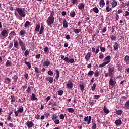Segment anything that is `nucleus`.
I'll return each instance as SVG.
<instances>
[{"label": "nucleus", "mask_w": 129, "mask_h": 129, "mask_svg": "<svg viewBox=\"0 0 129 129\" xmlns=\"http://www.w3.org/2000/svg\"><path fill=\"white\" fill-rule=\"evenodd\" d=\"M51 118L52 119L53 121L57 119V118H58V116H57V114H53L51 117Z\"/></svg>", "instance_id": "26"}, {"label": "nucleus", "mask_w": 129, "mask_h": 129, "mask_svg": "<svg viewBox=\"0 0 129 129\" xmlns=\"http://www.w3.org/2000/svg\"><path fill=\"white\" fill-rule=\"evenodd\" d=\"M105 5V2L104 0H100V6L101 8H103Z\"/></svg>", "instance_id": "21"}, {"label": "nucleus", "mask_w": 129, "mask_h": 129, "mask_svg": "<svg viewBox=\"0 0 129 129\" xmlns=\"http://www.w3.org/2000/svg\"><path fill=\"white\" fill-rule=\"evenodd\" d=\"M124 61L126 63L127 65H128L129 64V56L126 55L124 57Z\"/></svg>", "instance_id": "23"}, {"label": "nucleus", "mask_w": 129, "mask_h": 129, "mask_svg": "<svg viewBox=\"0 0 129 129\" xmlns=\"http://www.w3.org/2000/svg\"><path fill=\"white\" fill-rule=\"evenodd\" d=\"M67 109L70 113H73L74 112V109L72 108H68Z\"/></svg>", "instance_id": "42"}, {"label": "nucleus", "mask_w": 129, "mask_h": 129, "mask_svg": "<svg viewBox=\"0 0 129 129\" xmlns=\"http://www.w3.org/2000/svg\"><path fill=\"white\" fill-rule=\"evenodd\" d=\"M99 97H100V95H94V98L95 99H98L99 98Z\"/></svg>", "instance_id": "60"}, {"label": "nucleus", "mask_w": 129, "mask_h": 129, "mask_svg": "<svg viewBox=\"0 0 129 129\" xmlns=\"http://www.w3.org/2000/svg\"><path fill=\"white\" fill-rule=\"evenodd\" d=\"M44 51L45 53H47L48 52H49V48L46 47L44 49Z\"/></svg>", "instance_id": "62"}, {"label": "nucleus", "mask_w": 129, "mask_h": 129, "mask_svg": "<svg viewBox=\"0 0 129 129\" xmlns=\"http://www.w3.org/2000/svg\"><path fill=\"white\" fill-rule=\"evenodd\" d=\"M70 15L72 18H74L76 14L75 13V11H74V10H72L70 12Z\"/></svg>", "instance_id": "22"}, {"label": "nucleus", "mask_w": 129, "mask_h": 129, "mask_svg": "<svg viewBox=\"0 0 129 129\" xmlns=\"http://www.w3.org/2000/svg\"><path fill=\"white\" fill-rule=\"evenodd\" d=\"M63 93H64V91L63 90H59L58 91V95H60V96L63 95Z\"/></svg>", "instance_id": "45"}, {"label": "nucleus", "mask_w": 129, "mask_h": 129, "mask_svg": "<svg viewBox=\"0 0 129 129\" xmlns=\"http://www.w3.org/2000/svg\"><path fill=\"white\" fill-rule=\"evenodd\" d=\"M63 28H68V23L66 20L63 21Z\"/></svg>", "instance_id": "18"}, {"label": "nucleus", "mask_w": 129, "mask_h": 129, "mask_svg": "<svg viewBox=\"0 0 129 129\" xmlns=\"http://www.w3.org/2000/svg\"><path fill=\"white\" fill-rule=\"evenodd\" d=\"M10 100H11V103L15 102V101H16V97H15V96H14V95H11V98H10Z\"/></svg>", "instance_id": "17"}, {"label": "nucleus", "mask_w": 129, "mask_h": 129, "mask_svg": "<svg viewBox=\"0 0 129 129\" xmlns=\"http://www.w3.org/2000/svg\"><path fill=\"white\" fill-rule=\"evenodd\" d=\"M55 18L53 15H50L46 21V23L48 26H51L52 24H54V20Z\"/></svg>", "instance_id": "2"}, {"label": "nucleus", "mask_w": 129, "mask_h": 129, "mask_svg": "<svg viewBox=\"0 0 129 129\" xmlns=\"http://www.w3.org/2000/svg\"><path fill=\"white\" fill-rule=\"evenodd\" d=\"M16 12L18 13V15L20 16L19 18V20H22V18H25L26 17V13L27 11L25 8H17Z\"/></svg>", "instance_id": "1"}, {"label": "nucleus", "mask_w": 129, "mask_h": 129, "mask_svg": "<svg viewBox=\"0 0 129 129\" xmlns=\"http://www.w3.org/2000/svg\"><path fill=\"white\" fill-rule=\"evenodd\" d=\"M18 75L16 74L15 75H14V77H12L13 79H15V81L16 82H17V80H18Z\"/></svg>", "instance_id": "51"}, {"label": "nucleus", "mask_w": 129, "mask_h": 129, "mask_svg": "<svg viewBox=\"0 0 129 129\" xmlns=\"http://www.w3.org/2000/svg\"><path fill=\"white\" fill-rule=\"evenodd\" d=\"M104 62H108V64L110 62V56H107L103 60Z\"/></svg>", "instance_id": "14"}, {"label": "nucleus", "mask_w": 129, "mask_h": 129, "mask_svg": "<svg viewBox=\"0 0 129 129\" xmlns=\"http://www.w3.org/2000/svg\"><path fill=\"white\" fill-rule=\"evenodd\" d=\"M116 113L118 115H121L122 114V111L121 110H117L116 111Z\"/></svg>", "instance_id": "35"}, {"label": "nucleus", "mask_w": 129, "mask_h": 129, "mask_svg": "<svg viewBox=\"0 0 129 129\" xmlns=\"http://www.w3.org/2000/svg\"><path fill=\"white\" fill-rule=\"evenodd\" d=\"M74 31L75 32V34H79V33L81 32V29H74Z\"/></svg>", "instance_id": "32"}, {"label": "nucleus", "mask_w": 129, "mask_h": 129, "mask_svg": "<svg viewBox=\"0 0 129 129\" xmlns=\"http://www.w3.org/2000/svg\"><path fill=\"white\" fill-rule=\"evenodd\" d=\"M125 13V17H126L127 20H129V12L127 11H126Z\"/></svg>", "instance_id": "41"}, {"label": "nucleus", "mask_w": 129, "mask_h": 129, "mask_svg": "<svg viewBox=\"0 0 129 129\" xmlns=\"http://www.w3.org/2000/svg\"><path fill=\"white\" fill-rule=\"evenodd\" d=\"M68 63H74V59L71 58V59H69V61Z\"/></svg>", "instance_id": "58"}, {"label": "nucleus", "mask_w": 129, "mask_h": 129, "mask_svg": "<svg viewBox=\"0 0 129 129\" xmlns=\"http://www.w3.org/2000/svg\"><path fill=\"white\" fill-rule=\"evenodd\" d=\"M112 8H115L117 6V2L116 0H113L111 2Z\"/></svg>", "instance_id": "10"}, {"label": "nucleus", "mask_w": 129, "mask_h": 129, "mask_svg": "<svg viewBox=\"0 0 129 129\" xmlns=\"http://www.w3.org/2000/svg\"><path fill=\"white\" fill-rule=\"evenodd\" d=\"M14 44L15 48H17L19 47V43L18 42V40H15L14 41Z\"/></svg>", "instance_id": "33"}, {"label": "nucleus", "mask_w": 129, "mask_h": 129, "mask_svg": "<svg viewBox=\"0 0 129 129\" xmlns=\"http://www.w3.org/2000/svg\"><path fill=\"white\" fill-rule=\"evenodd\" d=\"M118 49V43L117 42L115 43V45H114V50L116 51Z\"/></svg>", "instance_id": "34"}, {"label": "nucleus", "mask_w": 129, "mask_h": 129, "mask_svg": "<svg viewBox=\"0 0 129 129\" xmlns=\"http://www.w3.org/2000/svg\"><path fill=\"white\" fill-rule=\"evenodd\" d=\"M18 41H19V44L20 47H21L22 46H24V45H25L24 44V42H23L22 41V40H21V38L18 39Z\"/></svg>", "instance_id": "31"}, {"label": "nucleus", "mask_w": 129, "mask_h": 129, "mask_svg": "<svg viewBox=\"0 0 129 129\" xmlns=\"http://www.w3.org/2000/svg\"><path fill=\"white\" fill-rule=\"evenodd\" d=\"M103 110L105 113H106L107 114H108V113H109V110H108V109H107V108L105 106H104V107Z\"/></svg>", "instance_id": "24"}, {"label": "nucleus", "mask_w": 129, "mask_h": 129, "mask_svg": "<svg viewBox=\"0 0 129 129\" xmlns=\"http://www.w3.org/2000/svg\"><path fill=\"white\" fill-rule=\"evenodd\" d=\"M47 74H48V75H50L51 76H53L54 73H53V72L51 70H49L48 71Z\"/></svg>", "instance_id": "48"}, {"label": "nucleus", "mask_w": 129, "mask_h": 129, "mask_svg": "<svg viewBox=\"0 0 129 129\" xmlns=\"http://www.w3.org/2000/svg\"><path fill=\"white\" fill-rule=\"evenodd\" d=\"M99 55V59H103V58H104V55L102 52L100 53Z\"/></svg>", "instance_id": "49"}, {"label": "nucleus", "mask_w": 129, "mask_h": 129, "mask_svg": "<svg viewBox=\"0 0 129 129\" xmlns=\"http://www.w3.org/2000/svg\"><path fill=\"white\" fill-rule=\"evenodd\" d=\"M6 80V83H10V82H11V79H10V78H6L5 79Z\"/></svg>", "instance_id": "56"}, {"label": "nucleus", "mask_w": 129, "mask_h": 129, "mask_svg": "<svg viewBox=\"0 0 129 129\" xmlns=\"http://www.w3.org/2000/svg\"><path fill=\"white\" fill-rule=\"evenodd\" d=\"M106 49L105 48V47H100V50H101V52H105Z\"/></svg>", "instance_id": "53"}, {"label": "nucleus", "mask_w": 129, "mask_h": 129, "mask_svg": "<svg viewBox=\"0 0 129 129\" xmlns=\"http://www.w3.org/2000/svg\"><path fill=\"white\" fill-rule=\"evenodd\" d=\"M25 64H26L27 66H28L29 69H31V67H32V66H31V63L30 62L27 61H25Z\"/></svg>", "instance_id": "40"}, {"label": "nucleus", "mask_w": 129, "mask_h": 129, "mask_svg": "<svg viewBox=\"0 0 129 129\" xmlns=\"http://www.w3.org/2000/svg\"><path fill=\"white\" fill-rule=\"evenodd\" d=\"M50 99H51V97L50 96H48L46 98H45V101L46 102H48V101H49Z\"/></svg>", "instance_id": "61"}, {"label": "nucleus", "mask_w": 129, "mask_h": 129, "mask_svg": "<svg viewBox=\"0 0 129 129\" xmlns=\"http://www.w3.org/2000/svg\"><path fill=\"white\" fill-rule=\"evenodd\" d=\"M93 10L94 13H96V14H98V13L99 12V9H98V8L96 7L93 8Z\"/></svg>", "instance_id": "29"}, {"label": "nucleus", "mask_w": 129, "mask_h": 129, "mask_svg": "<svg viewBox=\"0 0 129 129\" xmlns=\"http://www.w3.org/2000/svg\"><path fill=\"white\" fill-rule=\"evenodd\" d=\"M55 72L56 73V79H58L59 77H60V72H59V70H56Z\"/></svg>", "instance_id": "25"}, {"label": "nucleus", "mask_w": 129, "mask_h": 129, "mask_svg": "<svg viewBox=\"0 0 129 129\" xmlns=\"http://www.w3.org/2000/svg\"><path fill=\"white\" fill-rule=\"evenodd\" d=\"M84 121L87 122V124H90V122H91V116H87L85 117L84 118Z\"/></svg>", "instance_id": "7"}, {"label": "nucleus", "mask_w": 129, "mask_h": 129, "mask_svg": "<svg viewBox=\"0 0 129 129\" xmlns=\"http://www.w3.org/2000/svg\"><path fill=\"white\" fill-rule=\"evenodd\" d=\"M21 48L22 51H26V45L24 44V45H22L20 46Z\"/></svg>", "instance_id": "52"}, {"label": "nucleus", "mask_w": 129, "mask_h": 129, "mask_svg": "<svg viewBox=\"0 0 129 129\" xmlns=\"http://www.w3.org/2000/svg\"><path fill=\"white\" fill-rule=\"evenodd\" d=\"M109 77H112L114 75V67L110 66L108 69Z\"/></svg>", "instance_id": "4"}, {"label": "nucleus", "mask_w": 129, "mask_h": 129, "mask_svg": "<svg viewBox=\"0 0 129 129\" xmlns=\"http://www.w3.org/2000/svg\"><path fill=\"white\" fill-rule=\"evenodd\" d=\"M50 64H51V63L49 60L44 61L43 64V66H49V65H50Z\"/></svg>", "instance_id": "28"}, {"label": "nucleus", "mask_w": 129, "mask_h": 129, "mask_svg": "<svg viewBox=\"0 0 129 129\" xmlns=\"http://www.w3.org/2000/svg\"><path fill=\"white\" fill-rule=\"evenodd\" d=\"M107 64H108V62H104L103 63L100 64L99 66V67H101V68L104 67V66H105L106 65H107Z\"/></svg>", "instance_id": "36"}, {"label": "nucleus", "mask_w": 129, "mask_h": 129, "mask_svg": "<svg viewBox=\"0 0 129 129\" xmlns=\"http://www.w3.org/2000/svg\"><path fill=\"white\" fill-rule=\"evenodd\" d=\"M31 100H32V101H34V100H36V101H37L38 100V98L36 97V95L34 93L32 94V96L31 97Z\"/></svg>", "instance_id": "12"}, {"label": "nucleus", "mask_w": 129, "mask_h": 129, "mask_svg": "<svg viewBox=\"0 0 129 129\" xmlns=\"http://www.w3.org/2000/svg\"><path fill=\"white\" fill-rule=\"evenodd\" d=\"M95 88H96V83H94L91 87V90L92 91H94V90H95Z\"/></svg>", "instance_id": "39"}, {"label": "nucleus", "mask_w": 129, "mask_h": 129, "mask_svg": "<svg viewBox=\"0 0 129 129\" xmlns=\"http://www.w3.org/2000/svg\"><path fill=\"white\" fill-rule=\"evenodd\" d=\"M55 124H59L60 123V120L59 119H55L53 121Z\"/></svg>", "instance_id": "47"}, {"label": "nucleus", "mask_w": 129, "mask_h": 129, "mask_svg": "<svg viewBox=\"0 0 129 129\" xmlns=\"http://www.w3.org/2000/svg\"><path fill=\"white\" fill-rule=\"evenodd\" d=\"M24 112V107L23 105L19 106L17 111L14 112L16 117H18L19 113H23Z\"/></svg>", "instance_id": "3"}, {"label": "nucleus", "mask_w": 129, "mask_h": 129, "mask_svg": "<svg viewBox=\"0 0 129 129\" xmlns=\"http://www.w3.org/2000/svg\"><path fill=\"white\" fill-rule=\"evenodd\" d=\"M122 123V121H121V119L120 118L115 121L116 125H121Z\"/></svg>", "instance_id": "9"}, {"label": "nucleus", "mask_w": 129, "mask_h": 129, "mask_svg": "<svg viewBox=\"0 0 129 129\" xmlns=\"http://www.w3.org/2000/svg\"><path fill=\"white\" fill-rule=\"evenodd\" d=\"M12 63V61L7 60V61L6 63V66L8 67V66H11V64Z\"/></svg>", "instance_id": "43"}, {"label": "nucleus", "mask_w": 129, "mask_h": 129, "mask_svg": "<svg viewBox=\"0 0 129 129\" xmlns=\"http://www.w3.org/2000/svg\"><path fill=\"white\" fill-rule=\"evenodd\" d=\"M40 27L41 26L40 25V24H37L35 28V32H39Z\"/></svg>", "instance_id": "30"}, {"label": "nucleus", "mask_w": 129, "mask_h": 129, "mask_svg": "<svg viewBox=\"0 0 129 129\" xmlns=\"http://www.w3.org/2000/svg\"><path fill=\"white\" fill-rule=\"evenodd\" d=\"M27 93H30L31 92V88L28 87L27 89L26 90Z\"/></svg>", "instance_id": "63"}, {"label": "nucleus", "mask_w": 129, "mask_h": 129, "mask_svg": "<svg viewBox=\"0 0 129 129\" xmlns=\"http://www.w3.org/2000/svg\"><path fill=\"white\" fill-rule=\"evenodd\" d=\"M30 25H31V22H30L29 21H26V22L24 24V27H25V28H28V27H29V26H30Z\"/></svg>", "instance_id": "27"}, {"label": "nucleus", "mask_w": 129, "mask_h": 129, "mask_svg": "<svg viewBox=\"0 0 129 129\" xmlns=\"http://www.w3.org/2000/svg\"><path fill=\"white\" fill-rule=\"evenodd\" d=\"M94 76L95 77H98V76H99V72L97 71L94 73Z\"/></svg>", "instance_id": "57"}, {"label": "nucleus", "mask_w": 129, "mask_h": 129, "mask_svg": "<svg viewBox=\"0 0 129 129\" xmlns=\"http://www.w3.org/2000/svg\"><path fill=\"white\" fill-rule=\"evenodd\" d=\"M7 120L8 121H11V120H12V117H11L10 115H8V116L7 117Z\"/></svg>", "instance_id": "59"}, {"label": "nucleus", "mask_w": 129, "mask_h": 129, "mask_svg": "<svg viewBox=\"0 0 129 129\" xmlns=\"http://www.w3.org/2000/svg\"><path fill=\"white\" fill-rule=\"evenodd\" d=\"M1 35L3 38H7L8 37V31L4 30L1 32Z\"/></svg>", "instance_id": "8"}, {"label": "nucleus", "mask_w": 129, "mask_h": 129, "mask_svg": "<svg viewBox=\"0 0 129 129\" xmlns=\"http://www.w3.org/2000/svg\"><path fill=\"white\" fill-rule=\"evenodd\" d=\"M16 32H15V31H12L9 33V36L13 37V38H14V37H15V36H16Z\"/></svg>", "instance_id": "20"}, {"label": "nucleus", "mask_w": 129, "mask_h": 129, "mask_svg": "<svg viewBox=\"0 0 129 129\" xmlns=\"http://www.w3.org/2000/svg\"><path fill=\"white\" fill-rule=\"evenodd\" d=\"M46 81H49V82H50V83H52L53 82V81H54V78L53 77H47L46 78Z\"/></svg>", "instance_id": "11"}, {"label": "nucleus", "mask_w": 129, "mask_h": 129, "mask_svg": "<svg viewBox=\"0 0 129 129\" xmlns=\"http://www.w3.org/2000/svg\"><path fill=\"white\" fill-rule=\"evenodd\" d=\"M94 74V71H89V72L88 73L87 75L89 76H92Z\"/></svg>", "instance_id": "38"}, {"label": "nucleus", "mask_w": 129, "mask_h": 129, "mask_svg": "<svg viewBox=\"0 0 129 129\" xmlns=\"http://www.w3.org/2000/svg\"><path fill=\"white\" fill-rule=\"evenodd\" d=\"M110 85L114 86L116 84V81H115V78L114 76L110 77V80L109 81Z\"/></svg>", "instance_id": "5"}, {"label": "nucleus", "mask_w": 129, "mask_h": 129, "mask_svg": "<svg viewBox=\"0 0 129 129\" xmlns=\"http://www.w3.org/2000/svg\"><path fill=\"white\" fill-rule=\"evenodd\" d=\"M43 32H44V26H41L40 31H39V35H42Z\"/></svg>", "instance_id": "37"}, {"label": "nucleus", "mask_w": 129, "mask_h": 129, "mask_svg": "<svg viewBox=\"0 0 129 129\" xmlns=\"http://www.w3.org/2000/svg\"><path fill=\"white\" fill-rule=\"evenodd\" d=\"M25 56H28L29 55V50H26L24 53Z\"/></svg>", "instance_id": "64"}, {"label": "nucleus", "mask_w": 129, "mask_h": 129, "mask_svg": "<svg viewBox=\"0 0 129 129\" xmlns=\"http://www.w3.org/2000/svg\"><path fill=\"white\" fill-rule=\"evenodd\" d=\"M67 88H68L69 89H72V88L73 87V83H72V82L68 83L67 84Z\"/></svg>", "instance_id": "15"}, {"label": "nucleus", "mask_w": 129, "mask_h": 129, "mask_svg": "<svg viewBox=\"0 0 129 129\" xmlns=\"http://www.w3.org/2000/svg\"><path fill=\"white\" fill-rule=\"evenodd\" d=\"M125 108L126 109H129V101L126 102L125 104Z\"/></svg>", "instance_id": "46"}, {"label": "nucleus", "mask_w": 129, "mask_h": 129, "mask_svg": "<svg viewBox=\"0 0 129 129\" xmlns=\"http://www.w3.org/2000/svg\"><path fill=\"white\" fill-rule=\"evenodd\" d=\"M28 128H31V127H34L35 126V124L32 121H27L26 123Z\"/></svg>", "instance_id": "6"}, {"label": "nucleus", "mask_w": 129, "mask_h": 129, "mask_svg": "<svg viewBox=\"0 0 129 129\" xmlns=\"http://www.w3.org/2000/svg\"><path fill=\"white\" fill-rule=\"evenodd\" d=\"M91 56V52H88L86 55L85 57V60H86V61H88V60H89L90 57Z\"/></svg>", "instance_id": "13"}, {"label": "nucleus", "mask_w": 129, "mask_h": 129, "mask_svg": "<svg viewBox=\"0 0 129 129\" xmlns=\"http://www.w3.org/2000/svg\"><path fill=\"white\" fill-rule=\"evenodd\" d=\"M84 7H85V6L84 5V4L81 3L78 5V9H79V10H82L84 9Z\"/></svg>", "instance_id": "16"}, {"label": "nucleus", "mask_w": 129, "mask_h": 129, "mask_svg": "<svg viewBox=\"0 0 129 129\" xmlns=\"http://www.w3.org/2000/svg\"><path fill=\"white\" fill-rule=\"evenodd\" d=\"M111 10H112V9L111 8H110L109 7V6H108L106 8V12H110V11H111Z\"/></svg>", "instance_id": "50"}, {"label": "nucleus", "mask_w": 129, "mask_h": 129, "mask_svg": "<svg viewBox=\"0 0 129 129\" xmlns=\"http://www.w3.org/2000/svg\"><path fill=\"white\" fill-rule=\"evenodd\" d=\"M111 40H112V41H115V40H116V36H114V35H112L111 37Z\"/></svg>", "instance_id": "55"}, {"label": "nucleus", "mask_w": 129, "mask_h": 129, "mask_svg": "<svg viewBox=\"0 0 129 129\" xmlns=\"http://www.w3.org/2000/svg\"><path fill=\"white\" fill-rule=\"evenodd\" d=\"M25 35H26V30L23 29L20 31V36H21V37H25Z\"/></svg>", "instance_id": "19"}, {"label": "nucleus", "mask_w": 129, "mask_h": 129, "mask_svg": "<svg viewBox=\"0 0 129 129\" xmlns=\"http://www.w3.org/2000/svg\"><path fill=\"white\" fill-rule=\"evenodd\" d=\"M80 88L82 91H83V90H84V88H85L84 85H80Z\"/></svg>", "instance_id": "54"}, {"label": "nucleus", "mask_w": 129, "mask_h": 129, "mask_svg": "<svg viewBox=\"0 0 129 129\" xmlns=\"http://www.w3.org/2000/svg\"><path fill=\"white\" fill-rule=\"evenodd\" d=\"M34 69L35 72H36L37 73H41V71H40V70H39V68H38V67H35Z\"/></svg>", "instance_id": "44"}]
</instances>
